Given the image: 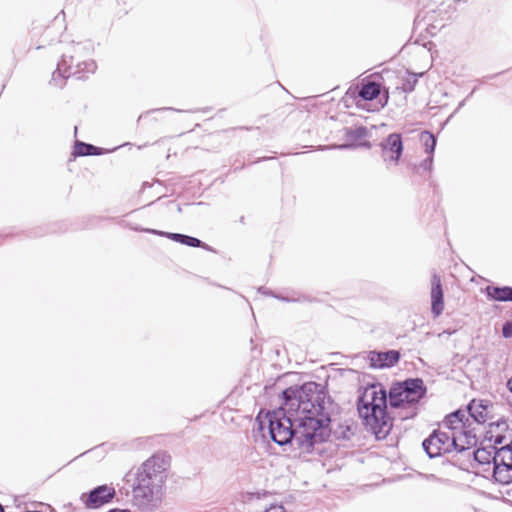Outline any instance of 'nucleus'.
Wrapping results in <instances>:
<instances>
[{
	"instance_id": "nucleus-1",
	"label": "nucleus",
	"mask_w": 512,
	"mask_h": 512,
	"mask_svg": "<svg viewBox=\"0 0 512 512\" xmlns=\"http://www.w3.org/2000/svg\"><path fill=\"white\" fill-rule=\"evenodd\" d=\"M282 398V406L265 415L271 440L280 446L290 444L302 453H311L316 444L323 443L330 435L325 387L306 382L285 389Z\"/></svg>"
},
{
	"instance_id": "nucleus-2",
	"label": "nucleus",
	"mask_w": 512,
	"mask_h": 512,
	"mask_svg": "<svg viewBox=\"0 0 512 512\" xmlns=\"http://www.w3.org/2000/svg\"><path fill=\"white\" fill-rule=\"evenodd\" d=\"M167 465L164 456L153 455L138 469L133 485V501L142 512H153L160 506Z\"/></svg>"
},
{
	"instance_id": "nucleus-3",
	"label": "nucleus",
	"mask_w": 512,
	"mask_h": 512,
	"mask_svg": "<svg viewBox=\"0 0 512 512\" xmlns=\"http://www.w3.org/2000/svg\"><path fill=\"white\" fill-rule=\"evenodd\" d=\"M357 411L366 430L376 439H385L392 427L393 418L387 412V392L380 383L367 385L357 399Z\"/></svg>"
},
{
	"instance_id": "nucleus-4",
	"label": "nucleus",
	"mask_w": 512,
	"mask_h": 512,
	"mask_svg": "<svg viewBox=\"0 0 512 512\" xmlns=\"http://www.w3.org/2000/svg\"><path fill=\"white\" fill-rule=\"evenodd\" d=\"M427 388L421 378H408L392 384L389 390V404L399 407L403 404L419 405L425 397Z\"/></svg>"
},
{
	"instance_id": "nucleus-5",
	"label": "nucleus",
	"mask_w": 512,
	"mask_h": 512,
	"mask_svg": "<svg viewBox=\"0 0 512 512\" xmlns=\"http://www.w3.org/2000/svg\"><path fill=\"white\" fill-rule=\"evenodd\" d=\"M97 69L94 60H83L74 64H67V56H62L52 74V81L56 86L63 87L64 81L73 76L77 79H84L87 74H93Z\"/></svg>"
},
{
	"instance_id": "nucleus-6",
	"label": "nucleus",
	"mask_w": 512,
	"mask_h": 512,
	"mask_svg": "<svg viewBox=\"0 0 512 512\" xmlns=\"http://www.w3.org/2000/svg\"><path fill=\"white\" fill-rule=\"evenodd\" d=\"M458 438L446 431L434 430L423 443V449L430 458L456 452Z\"/></svg>"
},
{
	"instance_id": "nucleus-7",
	"label": "nucleus",
	"mask_w": 512,
	"mask_h": 512,
	"mask_svg": "<svg viewBox=\"0 0 512 512\" xmlns=\"http://www.w3.org/2000/svg\"><path fill=\"white\" fill-rule=\"evenodd\" d=\"M419 2L422 8L414 19V25L416 28L425 29L433 36L437 30L445 26L444 22L436 20L435 17L438 6L442 5L444 0H419Z\"/></svg>"
},
{
	"instance_id": "nucleus-8",
	"label": "nucleus",
	"mask_w": 512,
	"mask_h": 512,
	"mask_svg": "<svg viewBox=\"0 0 512 512\" xmlns=\"http://www.w3.org/2000/svg\"><path fill=\"white\" fill-rule=\"evenodd\" d=\"M493 478L500 484L512 482V441L494 451Z\"/></svg>"
},
{
	"instance_id": "nucleus-9",
	"label": "nucleus",
	"mask_w": 512,
	"mask_h": 512,
	"mask_svg": "<svg viewBox=\"0 0 512 512\" xmlns=\"http://www.w3.org/2000/svg\"><path fill=\"white\" fill-rule=\"evenodd\" d=\"M115 495L114 487L104 484L93 488L88 493H83L80 499L87 509H97L110 503Z\"/></svg>"
},
{
	"instance_id": "nucleus-10",
	"label": "nucleus",
	"mask_w": 512,
	"mask_h": 512,
	"mask_svg": "<svg viewBox=\"0 0 512 512\" xmlns=\"http://www.w3.org/2000/svg\"><path fill=\"white\" fill-rule=\"evenodd\" d=\"M381 156L384 162L398 164L403 153L402 136L399 133H391L380 143Z\"/></svg>"
},
{
	"instance_id": "nucleus-11",
	"label": "nucleus",
	"mask_w": 512,
	"mask_h": 512,
	"mask_svg": "<svg viewBox=\"0 0 512 512\" xmlns=\"http://www.w3.org/2000/svg\"><path fill=\"white\" fill-rule=\"evenodd\" d=\"M401 354L398 350L370 351L367 355L369 365L373 369H385L394 367L400 360Z\"/></svg>"
},
{
	"instance_id": "nucleus-12",
	"label": "nucleus",
	"mask_w": 512,
	"mask_h": 512,
	"mask_svg": "<svg viewBox=\"0 0 512 512\" xmlns=\"http://www.w3.org/2000/svg\"><path fill=\"white\" fill-rule=\"evenodd\" d=\"M490 408L491 403L488 400L473 399L463 410L465 415L468 416V421H472V424H483L490 419Z\"/></svg>"
},
{
	"instance_id": "nucleus-13",
	"label": "nucleus",
	"mask_w": 512,
	"mask_h": 512,
	"mask_svg": "<svg viewBox=\"0 0 512 512\" xmlns=\"http://www.w3.org/2000/svg\"><path fill=\"white\" fill-rule=\"evenodd\" d=\"M458 438L456 453L465 455L477 445L478 439L472 427V421H465L458 434H453Z\"/></svg>"
},
{
	"instance_id": "nucleus-14",
	"label": "nucleus",
	"mask_w": 512,
	"mask_h": 512,
	"mask_svg": "<svg viewBox=\"0 0 512 512\" xmlns=\"http://www.w3.org/2000/svg\"><path fill=\"white\" fill-rule=\"evenodd\" d=\"M444 310V293L439 275L434 273L431 278V313L434 318L439 317Z\"/></svg>"
},
{
	"instance_id": "nucleus-15",
	"label": "nucleus",
	"mask_w": 512,
	"mask_h": 512,
	"mask_svg": "<svg viewBox=\"0 0 512 512\" xmlns=\"http://www.w3.org/2000/svg\"><path fill=\"white\" fill-rule=\"evenodd\" d=\"M497 430H507V421L500 419L495 422H491L489 424V430L486 432V438L493 442L494 445L504 446L506 443H510L512 441V432H507L505 434H495Z\"/></svg>"
},
{
	"instance_id": "nucleus-16",
	"label": "nucleus",
	"mask_w": 512,
	"mask_h": 512,
	"mask_svg": "<svg viewBox=\"0 0 512 512\" xmlns=\"http://www.w3.org/2000/svg\"><path fill=\"white\" fill-rule=\"evenodd\" d=\"M464 412L465 411L463 409H458L448 414L440 423V427L449 430V434H458L460 428L463 427L464 422L468 421V416L465 415Z\"/></svg>"
},
{
	"instance_id": "nucleus-17",
	"label": "nucleus",
	"mask_w": 512,
	"mask_h": 512,
	"mask_svg": "<svg viewBox=\"0 0 512 512\" xmlns=\"http://www.w3.org/2000/svg\"><path fill=\"white\" fill-rule=\"evenodd\" d=\"M149 231L154 234L166 236L167 238H169L175 242H178V243L190 246V247L209 249L208 245L205 244L204 242H202L200 239L189 236V235H185V234H181V233L161 232V231H156V230H149Z\"/></svg>"
},
{
	"instance_id": "nucleus-18",
	"label": "nucleus",
	"mask_w": 512,
	"mask_h": 512,
	"mask_svg": "<svg viewBox=\"0 0 512 512\" xmlns=\"http://www.w3.org/2000/svg\"><path fill=\"white\" fill-rule=\"evenodd\" d=\"M496 446H488L476 449L472 452H468L465 455L467 456V459L470 460L471 457L474 461L478 462L479 464H490L493 463V456L494 451L498 450Z\"/></svg>"
},
{
	"instance_id": "nucleus-19",
	"label": "nucleus",
	"mask_w": 512,
	"mask_h": 512,
	"mask_svg": "<svg viewBox=\"0 0 512 512\" xmlns=\"http://www.w3.org/2000/svg\"><path fill=\"white\" fill-rule=\"evenodd\" d=\"M485 292L488 298L500 301V302H506L511 301L512 302V287L510 286H487L485 288Z\"/></svg>"
},
{
	"instance_id": "nucleus-20",
	"label": "nucleus",
	"mask_w": 512,
	"mask_h": 512,
	"mask_svg": "<svg viewBox=\"0 0 512 512\" xmlns=\"http://www.w3.org/2000/svg\"><path fill=\"white\" fill-rule=\"evenodd\" d=\"M367 135H368V130L364 126H359V127L354 128V129L346 128L345 129V133H344V137H345V139L349 143L348 144L340 145L338 147L341 148V149L350 148V147L354 146V144L357 141L365 138Z\"/></svg>"
},
{
	"instance_id": "nucleus-21",
	"label": "nucleus",
	"mask_w": 512,
	"mask_h": 512,
	"mask_svg": "<svg viewBox=\"0 0 512 512\" xmlns=\"http://www.w3.org/2000/svg\"><path fill=\"white\" fill-rule=\"evenodd\" d=\"M381 93V86L379 83L374 81H369L367 83L362 84L358 95L365 101H372L376 99Z\"/></svg>"
},
{
	"instance_id": "nucleus-22",
	"label": "nucleus",
	"mask_w": 512,
	"mask_h": 512,
	"mask_svg": "<svg viewBox=\"0 0 512 512\" xmlns=\"http://www.w3.org/2000/svg\"><path fill=\"white\" fill-rule=\"evenodd\" d=\"M103 154V149L90 143L76 141L73 155L75 156H98Z\"/></svg>"
},
{
	"instance_id": "nucleus-23",
	"label": "nucleus",
	"mask_w": 512,
	"mask_h": 512,
	"mask_svg": "<svg viewBox=\"0 0 512 512\" xmlns=\"http://www.w3.org/2000/svg\"><path fill=\"white\" fill-rule=\"evenodd\" d=\"M89 51L90 48L88 45L76 43L71 46L70 54H63L62 56H67V64H74L75 62L81 61L83 57L88 56Z\"/></svg>"
},
{
	"instance_id": "nucleus-24",
	"label": "nucleus",
	"mask_w": 512,
	"mask_h": 512,
	"mask_svg": "<svg viewBox=\"0 0 512 512\" xmlns=\"http://www.w3.org/2000/svg\"><path fill=\"white\" fill-rule=\"evenodd\" d=\"M396 409V416L401 420H407L414 418L419 411V405L403 404L399 407H392Z\"/></svg>"
},
{
	"instance_id": "nucleus-25",
	"label": "nucleus",
	"mask_w": 512,
	"mask_h": 512,
	"mask_svg": "<svg viewBox=\"0 0 512 512\" xmlns=\"http://www.w3.org/2000/svg\"><path fill=\"white\" fill-rule=\"evenodd\" d=\"M422 75L423 73L416 74L408 72L407 76L402 80L401 90L405 93H411L414 91L418 78Z\"/></svg>"
},
{
	"instance_id": "nucleus-26",
	"label": "nucleus",
	"mask_w": 512,
	"mask_h": 512,
	"mask_svg": "<svg viewBox=\"0 0 512 512\" xmlns=\"http://www.w3.org/2000/svg\"><path fill=\"white\" fill-rule=\"evenodd\" d=\"M420 140L425 147V151L429 155H433L436 147V138L429 131H422L420 134Z\"/></svg>"
},
{
	"instance_id": "nucleus-27",
	"label": "nucleus",
	"mask_w": 512,
	"mask_h": 512,
	"mask_svg": "<svg viewBox=\"0 0 512 512\" xmlns=\"http://www.w3.org/2000/svg\"><path fill=\"white\" fill-rule=\"evenodd\" d=\"M258 291L284 302H302L308 299L305 295H299L298 297H290L282 294H276L273 291L266 289L265 287H260Z\"/></svg>"
},
{
	"instance_id": "nucleus-28",
	"label": "nucleus",
	"mask_w": 512,
	"mask_h": 512,
	"mask_svg": "<svg viewBox=\"0 0 512 512\" xmlns=\"http://www.w3.org/2000/svg\"><path fill=\"white\" fill-rule=\"evenodd\" d=\"M433 167V156L429 155L427 158H425L418 166H415L414 170L415 172L419 173L420 170L430 172Z\"/></svg>"
},
{
	"instance_id": "nucleus-29",
	"label": "nucleus",
	"mask_w": 512,
	"mask_h": 512,
	"mask_svg": "<svg viewBox=\"0 0 512 512\" xmlns=\"http://www.w3.org/2000/svg\"><path fill=\"white\" fill-rule=\"evenodd\" d=\"M502 335L504 338H510L512 336V323L507 321L502 327Z\"/></svg>"
},
{
	"instance_id": "nucleus-30",
	"label": "nucleus",
	"mask_w": 512,
	"mask_h": 512,
	"mask_svg": "<svg viewBox=\"0 0 512 512\" xmlns=\"http://www.w3.org/2000/svg\"><path fill=\"white\" fill-rule=\"evenodd\" d=\"M264 512H286V510L282 505H272Z\"/></svg>"
},
{
	"instance_id": "nucleus-31",
	"label": "nucleus",
	"mask_w": 512,
	"mask_h": 512,
	"mask_svg": "<svg viewBox=\"0 0 512 512\" xmlns=\"http://www.w3.org/2000/svg\"><path fill=\"white\" fill-rule=\"evenodd\" d=\"M108 512H131V511L128 509L113 508V509H110Z\"/></svg>"
},
{
	"instance_id": "nucleus-32",
	"label": "nucleus",
	"mask_w": 512,
	"mask_h": 512,
	"mask_svg": "<svg viewBox=\"0 0 512 512\" xmlns=\"http://www.w3.org/2000/svg\"><path fill=\"white\" fill-rule=\"evenodd\" d=\"M256 420L258 421L259 423V428L260 430H263V421L261 420V413L257 416Z\"/></svg>"
},
{
	"instance_id": "nucleus-33",
	"label": "nucleus",
	"mask_w": 512,
	"mask_h": 512,
	"mask_svg": "<svg viewBox=\"0 0 512 512\" xmlns=\"http://www.w3.org/2000/svg\"><path fill=\"white\" fill-rule=\"evenodd\" d=\"M507 432H511L508 427H507V430H497V432H494V433L495 434H505Z\"/></svg>"
},
{
	"instance_id": "nucleus-34",
	"label": "nucleus",
	"mask_w": 512,
	"mask_h": 512,
	"mask_svg": "<svg viewBox=\"0 0 512 512\" xmlns=\"http://www.w3.org/2000/svg\"><path fill=\"white\" fill-rule=\"evenodd\" d=\"M464 105H465V100H462V101L459 103V105H458V107H457L456 111H458L459 109H461Z\"/></svg>"
},
{
	"instance_id": "nucleus-35",
	"label": "nucleus",
	"mask_w": 512,
	"mask_h": 512,
	"mask_svg": "<svg viewBox=\"0 0 512 512\" xmlns=\"http://www.w3.org/2000/svg\"><path fill=\"white\" fill-rule=\"evenodd\" d=\"M0 512H5L4 506L0 504Z\"/></svg>"
},
{
	"instance_id": "nucleus-36",
	"label": "nucleus",
	"mask_w": 512,
	"mask_h": 512,
	"mask_svg": "<svg viewBox=\"0 0 512 512\" xmlns=\"http://www.w3.org/2000/svg\"><path fill=\"white\" fill-rule=\"evenodd\" d=\"M364 146L370 147V144L367 142V143L364 144Z\"/></svg>"
}]
</instances>
